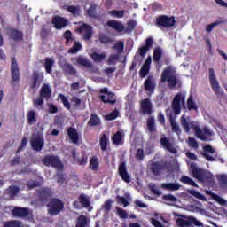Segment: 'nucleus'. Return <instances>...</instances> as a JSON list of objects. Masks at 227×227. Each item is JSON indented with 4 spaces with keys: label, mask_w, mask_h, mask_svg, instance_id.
I'll use <instances>...</instances> for the list:
<instances>
[{
    "label": "nucleus",
    "mask_w": 227,
    "mask_h": 227,
    "mask_svg": "<svg viewBox=\"0 0 227 227\" xmlns=\"http://www.w3.org/2000/svg\"><path fill=\"white\" fill-rule=\"evenodd\" d=\"M76 33H84L82 35L83 40L86 42L91 40L93 38V27L89 24L83 23L82 26L76 28Z\"/></svg>",
    "instance_id": "nucleus-12"
},
{
    "label": "nucleus",
    "mask_w": 227,
    "mask_h": 227,
    "mask_svg": "<svg viewBox=\"0 0 227 227\" xmlns=\"http://www.w3.org/2000/svg\"><path fill=\"white\" fill-rule=\"evenodd\" d=\"M164 169H166V165L160 161H153L150 164V171L153 176H160L161 173H164Z\"/></svg>",
    "instance_id": "nucleus-16"
},
{
    "label": "nucleus",
    "mask_w": 227,
    "mask_h": 227,
    "mask_svg": "<svg viewBox=\"0 0 227 227\" xmlns=\"http://www.w3.org/2000/svg\"><path fill=\"white\" fill-rule=\"evenodd\" d=\"M98 40L100 42V43H103L104 45L107 44V43H113V42H114V40H113L111 37H109V35H106V34H102L98 36Z\"/></svg>",
    "instance_id": "nucleus-51"
},
{
    "label": "nucleus",
    "mask_w": 227,
    "mask_h": 227,
    "mask_svg": "<svg viewBox=\"0 0 227 227\" xmlns=\"http://www.w3.org/2000/svg\"><path fill=\"white\" fill-rule=\"evenodd\" d=\"M180 121L181 127H183L184 130H185L187 133L191 132V123L187 121V119L185 118L184 115L181 116Z\"/></svg>",
    "instance_id": "nucleus-49"
},
{
    "label": "nucleus",
    "mask_w": 227,
    "mask_h": 227,
    "mask_svg": "<svg viewBox=\"0 0 227 227\" xmlns=\"http://www.w3.org/2000/svg\"><path fill=\"white\" fill-rule=\"evenodd\" d=\"M82 49V45H81V43L79 42H74L73 47L69 49L68 53L69 54H77L79 51Z\"/></svg>",
    "instance_id": "nucleus-54"
},
{
    "label": "nucleus",
    "mask_w": 227,
    "mask_h": 227,
    "mask_svg": "<svg viewBox=\"0 0 227 227\" xmlns=\"http://www.w3.org/2000/svg\"><path fill=\"white\" fill-rule=\"evenodd\" d=\"M116 201L120 205H123V207H129V200H127V198H125L123 196L117 195Z\"/></svg>",
    "instance_id": "nucleus-61"
},
{
    "label": "nucleus",
    "mask_w": 227,
    "mask_h": 227,
    "mask_svg": "<svg viewBox=\"0 0 227 227\" xmlns=\"http://www.w3.org/2000/svg\"><path fill=\"white\" fill-rule=\"evenodd\" d=\"M99 100H101L104 104H116V95L114 93H109L107 98L106 95L99 96Z\"/></svg>",
    "instance_id": "nucleus-30"
},
{
    "label": "nucleus",
    "mask_w": 227,
    "mask_h": 227,
    "mask_svg": "<svg viewBox=\"0 0 227 227\" xmlns=\"http://www.w3.org/2000/svg\"><path fill=\"white\" fill-rule=\"evenodd\" d=\"M54 66V59L46 58L44 59V68L47 74H52V67Z\"/></svg>",
    "instance_id": "nucleus-38"
},
{
    "label": "nucleus",
    "mask_w": 227,
    "mask_h": 227,
    "mask_svg": "<svg viewBox=\"0 0 227 227\" xmlns=\"http://www.w3.org/2000/svg\"><path fill=\"white\" fill-rule=\"evenodd\" d=\"M19 191H20L19 186L11 185L7 188L6 192L9 194L10 198H15V196L19 194Z\"/></svg>",
    "instance_id": "nucleus-42"
},
{
    "label": "nucleus",
    "mask_w": 227,
    "mask_h": 227,
    "mask_svg": "<svg viewBox=\"0 0 227 227\" xmlns=\"http://www.w3.org/2000/svg\"><path fill=\"white\" fill-rule=\"evenodd\" d=\"M176 224H177V226H180V227L191 226V217H189L186 220L184 219V218H177L176 219Z\"/></svg>",
    "instance_id": "nucleus-52"
},
{
    "label": "nucleus",
    "mask_w": 227,
    "mask_h": 227,
    "mask_svg": "<svg viewBox=\"0 0 227 227\" xmlns=\"http://www.w3.org/2000/svg\"><path fill=\"white\" fill-rule=\"evenodd\" d=\"M118 116H120V112H118V110L115 109L106 115V120L108 121H113V120H116Z\"/></svg>",
    "instance_id": "nucleus-58"
},
{
    "label": "nucleus",
    "mask_w": 227,
    "mask_h": 227,
    "mask_svg": "<svg viewBox=\"0 0 227 227\" xmlns=\"http://www.w3.org/2000/svg\"><path fill=\"white\" fill-rule=\"evenodd\" d=\"M212 198L215 201H216V203H219V205H222V207L227 206V200L223 199L218 194H213Z\"/></svg>",
    "instance_id": "nucleus-56"
},
{
    "label": "nucleus",
    "mask_w": 227,
    "mask_h": 227,
    "mask_svg": "<svg viewBox=\"0 0 227 227\" xmlns=\"http://www.w3.org/2000/svg\"><path fill=\"white\" fill-rule=\"evenodd\" d=\"M209 82L214 93H215L217 97H223V95H224V90H223L219 85L214 68H209Z\"/></svg>",
    "instance_id": "nucleus-9"
},
{
    "label": "nucleus",
    "mask_w": 227,
    "mask_h": 227,
    "mask_svg": "<svg viewBox=\"0 0 227 227\" xmlns=\"http://www.w3.org/2000/svg\"><path fill=\"white\" fill-rule=\"evenodd\" d=\"M153 46V38L148 37L147 39H145V45L138 49V52L140 56H142V58H145V56H146V52H148Z\"/></svg>",
    "instance_id": "nucleus-23"
},
{
    "label": "nucleus",
    "mask_w": 227,
    "mask_h": 227,
    "mask_svg": "<svg viewBox=\"0 0 227 227\" xmlns=\"http://www.w3.org/2000/svg\"><path fill=\"white\" fill-rule=\"evenodd\" d=\"M169 121H170L172 132H176L177 136H180V134H182V129H180V126L178 125V123H176V121H175L173 114L169 115Z\"/></svg>",
    "instance_id": "nucleus-35"
},
{
    "label": "nucleus",
    "mask_w": 227,
    "mask_h": 227,
    "mask_svg": "<svg viewBox=\"0 0 227 227\" xmlns=\"http://www.w3.org/2000/svg\"><path fill=\"white\" fill-rule=\"evenodd\" d=\"M90 166L92 171H97L98 169V159L97 157L90 158Z\"/></svg>",
    "instance_id": "nucleus-57"
},
{
    "label": "nucleus",
    "mask_w": 227,
    "mask_h": 227,
    "mask_svg": "<svg viewBox=\"0 0 227 227\" xmlns=\"http://www.w3.org/2000/svg\"><path fill=\"white\" fill-rule=\"evenodd\" d=\"M180 187H182L178 183H163L161 184V189H164V191H179Z\"/></svg>",
    "instance_id": "nucleus-31"
},
{
    "label": "nucleus",
    "mask_w": 227,
    "mask_h": 227,
    "mask_svg": "<svg viewBox=\"0 0 227 227\" xmlns=\"http://www.w3.org/2000/svg\"><path fill=\"white\" fill-rule=\"evenodd\" d=\"M121 141H123V135H121V131H117L112 137V143L114 145H121Z\"/></svg>",
    "instance_id": "nucleus-43"
},
{
    "label": "nucleus",
    "mask_w": 227,
    "mask_h": 227,
    "mask_svg": "<svg viewBox=\"0 0 227 227\" xmlns=\"http://www.w3.org/2000/svg\"><path fill=\"white\" fill-rule=\"evenodd\" d=\"M27 120L28 125H35V123L37 121L36 112L35 110L28 111L27 114Z\"/></svg>",
    "instance_id": "nucleus-37"
},
{
    "label": "nucleus",
    "mask_w": 227,
    "mask_h": 227,
    "mask_svg": "<svg viewBox=\"0 0 227 227\" xmlns=\"http://www.w3.org/2000/svg\"><path fill=\"white\" fill-rule=\"evenodd\" d=\"M42 163L48 168H54L55 169H59V171H63V162L59 157L54 154H47L42 159Z\"/></svg>",
    "instance_id": "nucleus-3"
},
{
    "label": "nucleus",
    "mask_w": 227,
    "mask_h": 227,
    "mask_svg": "<svg viewBox=\"0 0 227 227\" xmlns=\"http://www.w3.org/2000/svg\"><path fill=\"white\" fill-rule=\"evenodd\" d=\"M45 140L42 136L34 137L30 140L31 148L32 150H35V152H42V150H43Z\"/></svg>",
    "instance_id": "nucleus-15"
},
{
    "label": "nucleus",
    "mask_w": 227,
    "mask_h": 227,
    "mask_svg": "<svg viewBox=\"0 0 227 227\" xmlns=\"http://www.w3.org/2000/svg\"><path fill=\"white\" fill-rule=\"evenodd\" d=\"M190 194L197 200H201L202 201H205L207 200V198H205V195L201 194L200 192H196L195 190H191Z\"/></svg>",
    "instance_id": "nucleus-60"
},
{
    "label": "nucleus",
    "mask_w": 227,
    "mask_h": 227,
    "mask_svg": "<svg viewBox=\"0 0 227 227\" xmlns=\"http://www.w3.org/2000/svg\"><path fill=\"white\" fill-rule=\"evenodd\" d=\"M153 105H152V101H150V99L145 98L144 100L141 101L140 103V111L142 114H147V116H149L150 114H152V113H153V110H152Z\"/></svg>",
    "instance_id": "nucleus-20"
},
{
    "label": "nucleus",
    "mask_w": 227,
    "mask_h": 227,
    "mask_svg": "<svg viewBox=\"0 0 227 227\" xmlns=\"http://www.w3.org/2000/svg\"><path fill=\"white\" fill-rule=\"evenodd\" d=\"M193 129L196 137H198V139H200V141H207L209 137H212V136H214L212 130H210V129L207 126L202 128V129H200V127L195 126Z\"/></svg>",
    "instance_id": "nucleus-11"
},
{
    "label": "nucleus",
    "mask_w": 227,
    "mask_h": 227,
    "mask_svg": "<svg viewBox=\"0 0 227 227\" xmlns=\"http://www.w3.org/2000/svg\"><path fill=\"white\" fill-rule=\"evenodd\" d=\"M120 59V54H112L109 56L107 64L108 65H116V61Z\"/></svg>",
    "instance_id": "nucleus-59"
},
{
    "label": "nucleus",
    "mask_w": 227,
    "mask_h": 227,
    "mask_svg": "<svg viewBox=\"0 0 227 227\" xmlns=\"http://www.w3.org/2000/svg\"><path fill=\"white\" fill-rule=\"evenodd\" d=\"M218 182H220L222 185H227V176L224 174L220 175L218 176Z\"/></svg>",
    "instance_id": "nucleus-64"
},
{
    "label": "nucleus",
    "mask_w": 227,
    "mask_h": 227,
    "mask_svg": "<svg viewBox=\"0 0 227 227\" xmlns=\"http://www.w3.org/2000/svg\"><path fill=\"white\" fill-rule=\"evenodd\" d=\"M51 24H53L55 29H65V27L70 24V21H68L67 18L55 15L51 19Z\"/></svg>",
    "instance_id": "nucleus-14"
},
{
    "label": "nucleus",
    "mask_w": 227,
    "mask_h": 227,
    "mask_svg": "<svg viewBox=\"0 0 227 227\" xmlns=\"http://www.w3.org/2000/svg\"><path fill=\"white\" fill-rule=\"evenodd\" d=\"M52 97V90L49 84L44 83L40 90L39 97L34 101V106H43V100H50Z\"/></svg>",
    "instance_id": "nucleus-5"
},
{
    "label": "nucleus",
    "mask_w": 227,
    "mask_h": 227,
    "mask_svg": "<svg viewBox=\"0 0 227 227\" xmlns=\"http://www.w3.org/2000/svg\"><path fill=\"white\" fill-rule=\"evenodd\" d=\"M175 68L168 66L161 74V82H168L170 90H172V88H176V84H178V78L175 76Z\"/></svg>",
    "instance_id": "nucleus-2"
},
{
    "label": "nucleus",
    "mask_w": 227,
    "mask_h": 227,
    "mask_svg": "<svg viewBox=\"0 0 227 227\" xmlns=\"http://www.w3.org/2000/svg\"><path fill=\"white\" fill-rule=\"evenodd\" d=\"M91 58L95 63H101V61H104V59L106 58V53L93 52Z\"/></svg>",
    "instance_id": "nucleus-47"
},
{
    "label": "nucleus",
    "mask_w": 227,
    "mask_h": 227,
    "mask_svg": "<svg viewBox=\"0 0 227 227\" xmlns=\"http://www.w3.org/2000/svg\"><path fill=\"white\" fill-rule=\"evenodd\" d=\"M13 217H27L29 215V208L14 207L12 211Z\"/></svg>",
    "instance_id": "nucleus-25"
},
{
    "label": "nucleus",
    "mask_w": 227,
    "mask_h": 227,
    "mask_svg": "<svg viewBox=\"0 0 227 227\" xmlns=\"http://www.w3.org/2000/svg\"><path fill=\"white\" fill-rule=\"evenodd\" d=\"M63 10H66V12L72 13L74 17H79V15H81V8L75 5H64Z\"/></svg>",
    "instance_id": "nucleus-32"
},
{
    "label": "nucleus",
    "mask_w": 227,
    "mask_h": 227,
    "mask_svg": "<svg viewBox=\"0 0 227 227\" xmlns=\"http://www.w3.org/2000/svg\"><path fill=\"white\" fill-rule=\"evenodd\" d=\"M180 182L182 184H184V185H191L192 187H198V184H196V182L192 180V178L187 176H182L180 178Z\"/></svg>",
    "instance_id": "nucleus-41"
},
{
    "label": "nucleus",
    "mask_w": 227,
    "mask_h": 227,
    "mask_svg": "<svg viewBox=\"0 0 227 227\" xmlns=\"http://www.w3.org/2000/svg\"><path fill=\"white\" fill-rule=\"evenodd\" d=\"M118 174L123 182L130 184V175H129V171H127V163L125 161H121L119 164Z\"/></svg>",
    "instance_id": "nucleus-18"
},
{
    "label": "nucleus",
    "mask_w": 227,
    "mask_h": 227,
    "mask_svg": "<svg viewBox=\"0 0 227 227\" xmlns=\"http://www.w3.org/2000/svg\"><path fill=\"white\" fill-rule=\"evenodd\" d=\"M47 207L50 215H58L65 208V203L59 199L52 198L47 204Z\"/></svg>",
    "instance_id": "nucleus-6"
},
{
    "label": "nucleus",
    "mask_w": 227,
    "mask_h": 227,
    "mask_svg": "<svg viewBox=\"0 0 227 227\" xmlns=\"http://www.w3.org/2000/svg\"><path fill=\"white\" fill-rule=\"evenodd\" d=\"M153 58V61H155V63H158L159 67L160 68L162 67L161 64H159V61H160V58H162V50L160 49V47H157L154 49Z\"/></svg>",
    "instance_id": "nucleus-39"
},
{
    "label": "nucleus",
    "mask_w": 227,
    "mask_h": 227,
    "mask_svg": "<svg viewBox=\"0 0 227 227\" xmlns=\"http://www.w3.org/2000/svg\"><path fill=\"white\" fill-rule=\"evenodd\" d=\"M61 69L63 70L64 74H66V75H77V69H75V67H74V66L70 63H64L61 66Z\"/></svg>",
    "instance_id": "nucleus-27"
},
{
    "label": "nucleus",
    "mask_w": 227,
    "mask_h": 227,
    "mask_svg": "<svg viewBox=\"0 0 227 227\" xmlns=\"http://www.w3.org/2000/svg\"><path fill=\"white\" fill-rule=\"evenodd\" d=\"M175 24H176V20L173 16L160 15L156 19L158 27H173Z\"/></svg>",
    "instance_id": "nucleus-10"
},
{
    "label": "nucleus",
    "mask_w": 227,
    "mask_h": 227,
    "mask_svg": "<svg viewBox=\"0 0 227 227\" xmlns=\"http://www.w3.org/2000/svg\"><path fill=\"white\" fill-rule=\"evenodd\" d=\"M109 15H112V17H115L116 19H123L125 17V11L123 10H113L108 12Z\"/></svg>",
    "instance_id": "nucleus-50"
},
{
    "label": "nucleus",
    "mask_w": 227,
    "mask_h": 227,
    "mask_svg": "<svg viewBox=\"0 0 227 227\" xmlns=\"http://www.w3.org/2000/svg\"><path fill=\"white\" fill-rule=\"evenodd\" d=\"M52 196H54V192L49 187L43 188L38 192V200L41 203H43V205L49 203V200H51Z\"/></svg>",
    "instance_id": "nucleus-13"
},
{
    "label": "nucleus",
    "mask_w": 227,
    "mask_h": 227,
    "mask_svg": "<svg viewBox=\"0 0 227 227\" xmlns=\"http://www.w3.org/2000/svg\"><path fill=\"white\" fill-rule=\"evenodd\" d=\"M150 65H152V57H148L145 63L143 64L140 72H139V77L141 79H145L148 74H150Z\"/></svg>",
    "instance_id": "nucleus-22"
},
{
    "label": "nucleus",
    "mask_w": 227,
    "mask_h": 227,
    "mask_svg": "<svg viewBox=\"0 0 227 227\" xmlns=\"http://www.w3.org/2000/svg\"><path fill=\"white\" fill-rule=\"evenodd\" d=\"M65 40H66V45H68L70 43V41H74V38L72 37V31L67 30L63 35Z\"/></svg>",
    "instance_id": "nucleus-63"
},
{
    "label": "nucleus",
    "mask_w": 227,
    "mask_h": 227,
    "mask_svg": "<svg viewBox=\"0 0 227 227\" xmlns=\"http://www.w3.org/2000/svg\"><path fill=\"white\" fill-rule=\"evenodd\" d=\"M81 204L83 208H89V212L93 210V207H91V202L90 201V197L84 193L80 194L78 200H74L73 202V207L74 208H76V210H81Z\"/></svg>",
    "instance_id": "nucleus-8"
},
{
    "label": "nucleus",
    "mask_w": 227,
    "mask_h": 227,
    "mask_svg": "<svg viewBox=\"0 0 227 227\" xmlns=\"http://www.w3.org/2000/svg\"><path fill=\"white\" fill-rule=\"evenodd\" d=\"M43 74L38 71H34L32 74V82L30 83V90H35V88H40L42 82H43Z\"/></svg>",
    "instance_id": "nucleus-17"
},
{
    "label": "nucleus",
    "mask_w": 227,
    "mask_h": 227,
    "mask_svg": "<svg viewBox=\"0 0 227 227\" xmlns=\"http://www.w3.org/2000/svg\"><path fill=\"white\" fill-rule=\"evenodd\" d=\"M59 98L60 99V101L62 102V104L66 109H68V111H70V109H72L70 101H68V99L67 98V97H65V95L59 94Z\"/></svg>",
    "instance_id": "nucleus-53"
},
{
    "label": "nucleus",
    "mask_w": 227,
    "mask_h": 227,
    "mask_svg": "<svg viewBox=\"0 0 227 227\" xmlns=\"http://www.w3.org/2000/svg\"><path fill=\"white\" fill-rule=\"evenodd\" d=\"M182 106H185V93L177 92L171 104L172 111L176 116H178L182 112Z\"/></svg>",
    "instance_id": "nucleus-4"
},
{
    "label": "nucleus",
    "mask_w": 227,
    "mask_h": 227,
    "mask_svg": "<svg viewBox=\"0 0 227 227\" xmlns=\"http://www.w3.org/2000/svg\"><path fill=\"white\" fill-rule=\"evenodd\" d=\"M202 156L204 157V159H206V160H208L209 162H220L221 164H224L225 160H223V158H214L213 156L209 155L207 153H202Z\"/></svg>",
    "instance_id": "nucleus-40"
},
{
    "label": "nucleus",
    "mask_w": 227,
    "mask_h": 227,
    "mask_svg": "<svg viewBox=\"0 0 227 227\" xmlns=\"http://www.w3.org/2000/svg\"><path fill=\"white\" fill-rule=\"evenodd\" d=\"M187 107L189 111H198V106L196 105V102H194L192 95H191L187 99Z\"/></svg>",
    "instance_id": "nucleus-46"
},
{
    "label": "nucleus",
    "mask_w": 227,
    "mask_h": 227,
    "mask_svg": "<svg viewBox=\"0 0 227 227\" xmlns=\"http://www.w3.org/2000/svg\"><path fill=\"white\" fill-rule=\"evenodd\" d=\"M144 88L145 91L152 95V93L155 91V88H157L155 78H153L152 75H149L144 82Z\"/></svg>",
    "instance_id": "nucleus-19"
},
{
    "label": "nucleus",
    "mask_w": 227,
    "mask_h": 227,
    "mask_svg": "<svg viewBox=\"0 0 227 227\" xmlns=\"http://www.w3.org/2000/svg\"><path fill=\"white\" fill-rule=\"evenodd\" d=\"M22 222L19 220H9L6 222H4L3 227H21Z\"/></svg>",
    "instance_id": "nucleus-45"
},
{
    "label": "nucleus",
    "mask_w": 227,
    "mask_h": 227,
    "mask_svg": "<svg viewBox=\"0 0 227 227\" xmlns=\"http://www.w3.org/2000/svg\"><path fill=\"white\" fill-rule=\"evenodd\" d=\"M97 8L98 6L96 4H91L86 12L88 17L90 19H97Z\"/></svg>",
    "instance_id": "nucleus-44"
},
{
    "label": "nucleus",
    "mask_w": 227,
    "mask_h": 227,
    "mask_svg": "<svg viewBox=\"0 0 227 227\" xmlns=\"http://www.w3.org/2000/svg\"><path fill=\"white\" fill-rule=\"evenodd\" d=\"M76 62L80 67H84L85 68H93V64L86 58L79 56L76 59Z\"/></svg>",
    "instance_id": "nucleus-34"
},
{
    "label": "nucleus",
    "mask_w": 227,
    "mask_h": 227,
    "mask_svg": "<svg viewBox=\"0 0 227 227\" xmlns=\"http://www.w3.org/2000/svg\"><path fill=\"white\" fill-rule=\"evenodd\" d=\"M67 136L74 143V145H78L79 144V132H77V129L74 127H69L67 128Z\"/></svg>",
    "instance_id": "nucleus-24"
},
{
    "label": "nucleus",
    "mask_w": 227,
    "mask_h": 227,
    "mask_svg": "<svg viewBox=\"0 0 227 227\" xmlns=\"http://www.w3.org/2000/svg\"><path fill=\"white\" fill-rule=\"evenodd\" d=\"M147 129L149 132H155V118L150 117L147 120Z\"/></svg>",
    "instance_id": "nucleus-55"
},
{
    "label": "nucleus",
    "mask_w": 227,
    "mask_h": 227,
    "mask_svg": "<svg viewBox=\"0 0 227 227\" xmlns=\"http://www.w3.org/2000/svg\"><path fill=\"white\" fill-rule=\"evenodd\" d=\"M106 26L114 29L117 33H122V31H125V26H123V23L114 20L107 21Z\"/></svg>",
    "instance_id": "nucleus-26"
},
{
    "label": "nucleus",
    "mask_w": 227,
    "mask_h": 227,
    "mask_svg": "<svg viewBox=\"0 0 227 227\" xmlns=\"http://www.w3.org/2000/svg\"><path fill=\"white\" fill-rule=\"evenodd\" d=\"M90 224V219L84 215H81L76 219L75 227H87Z\"/></svg>",
    "instance_id": "nucleus-33"
},
{
    "label": "nucleus",
    "mask_w": 227,
    "mask_h": 227,
    "mask_svg": "<svg viewBox=\"0 0 227 227\" xmlns=\"http://www.w3.org/2000/svg\"><path fill=\"white\" fill-rule=\"evenodd\" d=\"M99 145L102 152H106L107 150V145H109V138L106 133H103L100 139Z\"/></svg>",
    "instance_id": "nucleus-36"
},
{
    "label": "nucleus",
    "mask_w": 227,
    "mask_h": 227,
    "mask_svg": "<svg viewBox=\"0 0 227 227\" xmlns=\"http://www.w3.org/2000/svg\"><path fill=\"white\" fill-rule=\"evenodd\" d=\"M88 127H98L102 125V121L100 120V117L95 113L90 114V119L89 120L87 123Z\"/></svg>",
    "instance_id": "nucleus-29"
},
{
    "label": "nucleus",
    "mask_w": 227,
    "mask_h": 227,
    "mask_svg": "<svg viewBox=\"0 0 227 227\" xmlns=\"http://www.w3.org/2000/svg\"><path fill=\"white\" fill-rule=\"evenodd\" d=\"M11 86H14L15 82L19 84L20 82V70L19 69V64H17V59L15 57L11 59Z\"/></svg>",
    "instance_id": "nucleus-7"
},
{
    "label": "nucleus",
    "mask_w": 227,
    "mask_h": 227,
    "mask_svg": "<svg viewBox=\"0 0 227 227\" xmlns=\"http://www.w3.org/2000/svg\"><path fill=\"white\" fill-rule=\"evenodd\" d=\"M114 51H116L118 54H121L123 52V50L125 49V43L123 41H119L114 44L112 47Z\"/></svg>",
    "instance_id": "nucleus-48"
},
{
    "label": "nucleus",
    "mask_w": 227,
    "mask_h": 227,
    "mask_svg": "<svg viewBox=\"0 0 227 227\" xmlns=\"http://www.w3.org/2000/svg\"><path fill=\"white\" fill-rule=\"evenodd\" d=\"M9 35L14 40V42H21L24 40V34L16 28L9 29Z\"/></svg>",
    "instance_id": "nucleus-28"
},
{
    "label": "nucleus",
    "mask_w": 227,
    "mask_h": 227,
    "mask_svg": "<svg viewBox=\"0 0 227 227\" xmlns=\"http://www.w3.org/2000/svg\"><path fill=\"white\" fill-rule=\"evenodd\" d=\"M190 169L193 178H196L199 182L208 185L214 184V175L209 171L198 168L196 163H191Z\"/></svg>",
    "instance_id": "nucleus-1"
},
{
    "label": "nucleus",
    "mask_w": 227,
    "mask_h": 227,
    "mask_svg": "<svg viewBox=\"0 0 227 227\" xmlns=\"http://www.w3.org/2000/svg\"><path fill=\"white\" fill-rule=\"evenodd\" d=\"M70 100H71V104H72L73 107H76V108L81 107V104L82 102L81 100V98H79L75 96H73Z\"/></svg>",
    "instance_id": "nucleus-62"
},
{
    "label": "nucleus",
    "mask_w": 227,
    "mask_h": 227,
    "mask_svg": "<svg viewBox=\"0 0 227 227\" xmlns=\"http://www.w3.org/2000/svg\"><path fill=\"white\" fill-rule=\"evenodd\" d=\"M160 143L163 146V148L170 153H173L174 155H176V153H178V151L176 150V148H175V146H173V144H171L169 138L161 137Z\"/></svg>",
    "instance_id": "nucleus-21"
}]
</instances>
